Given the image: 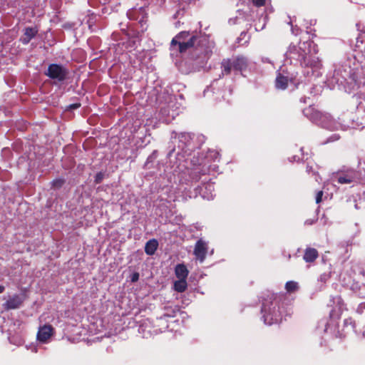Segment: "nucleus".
I'll list each match as a JSON object with an SVG mask.
<instances>
[{"label": "nucleus", "mask_w": 365, "mask_h": 365, "mask_svg": "<svg viewBox=\"0 0 365 365\" xmlns=\"http://www.w3.org/2000/svg\"><path fill=\"white\" fill-rule=\"evenodd\" d=\"M262 318L264 324L272 325L282 320V313L279 302L272 293H268L267 298L263 299L262 306Z\"/></svg>", "instance_id": "1"}, {"label": "nucleus", "mask_w": 365, "mask_h": 365, "mask_svg": "<svg viewBox=\"0 0 365 365\" xmlns=\"http://www.w3.org/2000/svg\"><path fill=\"white\" fill-rule=\"evenodd\" d=\"M316 45L312 41L300 42L298 46L291 45L286 53L287 58L294 59L299 62L303 66L305 59L310 54L312 49L316 53L317 51L315 48Z\"/></svg>", "instance_id": "2"}, {"label": "nucleus", "mask_w": 365, "mask_h": 365, "mask_svg": "<svg viewBox=\"0 0 365 365\" xmlns=\"http://www.w3.org/2000/svg\"><path fill=\"white\" fill-rule=\"evenodd\" d=\"M213 43L210 42L207 37H200L198 43L191 51L190 58L199 64L205 63L212 53Z\"/></svg>", "instance_id": "3"}, {"label": "nucleus", "mask_w": 365, "mask_h": 365, "mask_svg": "<svg viewBox=\"0 0 365 365\" xmlns=\"http://www.w3.org/2000/svg\"><path fill=\"white\" fill-rule=\"evenodd\" d=\"M308 112H312L310 119L316 123L321 125L323 128L334 130L340 127V124L334 122L329 114L322 113L319 111L314 110L312 108H309L304 110V115L308 116Z\"/></svg>", "instance_id": "4"}, {"label": "nucleus", "mask_w": 365, "mask_h": 365, "mask_svg": "<svg viewBox=\"0 0 365 365\" xmlns=\"http://www.w3.org/2000/svg\"><path fill=\"white\" fill-rule=\"evenodd\" d=\"M45 75L55 81L63 82L68 78L69 70L61 64L51 63L48 66Z\"/></svg>", "instance_id": "5"}, {"label": "nucleus", "mask_w": 365, "mask_h": 365, "mask_svg": "<svg viewBox=\"0 0 365 365\" xmlns=\"http://www.w3.org/2000/svg\"><path fill=\"white\" fill-rule=\"evenodd\" d=\"M357 172L354 169H348L346 171L339 170L333 173V180L339 184H350L357 179Z\"/></svg>", "instance_id": "6"}, {"label": "nucleus", "mask_w": 365, "mask_h": 365, "mask_svg": "<svg viewBox=\"0 0 365 365\" xmlns=\"http://www.w3.org/2000/svg\"><path fill=\"white\" fill-rule=\"evenodd\" d=\"M233 65V72L237 73L245 71L248 66V59L244 56H236L230 58Z\"/></svg>", "instance_id": "7"}, {"label": "nucleus", "mask_w": 365, "mask_h": 365, "mask_svg": "<svg viewBox=\"0 0 365 365\" xmlns=\"http://www.w3.org/2000/svg\"><path fill=\"white\" fill-rule=\"evenodd\" d=\"M289 81L295 85L299 83V81L297 79V75L287 77L279 73L276 78L275 86L277 89L284 90L287 88Z\"/></svg>", "instance_id": "8"}, {"label": "nucleus", "mask_w": 365, "mask_h": 365, "mask_svg": "<svg viewBox=\"0 0 365 365\" xmlns=\"http://www.w3.org/2000/svg\"><path fill=\"white\" fill-rule=\"evenodd\" d=\"M207 250L208 247L207 242L202 240H197L194 249V255H195L196 259L200 262H202L206 257Z\"/></svg>", "instance_id": "9"}, {"label": "nucleus", "mask_w": 365, "mask_h": 365, "mask_svg": "<svg viewBox=\"0 0 365 365\" xmlns=\"http://www.w3.org/2000/svg\"><path fill=\"white\" fill-rule=\"evenodd\" d=\"M200 37H203L202 36L198 35H192L189 38V39L186 41H182L180 43L178 44V51L180 53L186 52L187 51H192L195 47L197 43H198V40Z\"/></svg>", "instance_id": "10"}, {"label": "nucleus", "mask_w": 365, "mask_h": 365, "mask_svg": "<svg viewBox=\"0 0 365 365\" xmlns=\"http://www.w3.org/2000/svg\"><path fill=\"white\" fill-rule=\"evenodd\" d=\"M53 329L51 325H44L39 328L37 333V339L41 342H46L51 336Z\"/></svg>", "instance_id": "11"}, {"label": "nucleus", "mask_w": 365, "mask_h": 365, "mask_svg": "<svg viewBox=\"0 0 365 365\" xmlns=\"http://www.w3.org/2000/svg\"><path fill=\"white\" fill-rule=\"evenodd\" d=\"M302 66L309 67L314 71H318L322 68V64L320 59L317 56H313L311 52L305 59Z\"/></svg>", "instance_id": "12"}, {"label": "nucleus", "mask_w": 365, "mask_h": 365, "mask_svg": "<svg viewBox=\"0 0 365 365\" xmlns=\"http://www.w3.org/2000/svg\"><path fill=\"white\" fill-rule=\"evenodd\" d=\"M38 33V30L34 27H26L24 30V34L20 38L21 42L26 45L28 44L30 41L34 38Z\"/></svg>", "instance_id": "13"}, {"label": "nucleus", "mask_w": 365, "mask_h": 365, "mask_svg": "<svg viewBox=\"0 0 365 365\" xmlns=\"http://www.w3.org/2000/svg\"><path fill=\"white\" fill-rule=\"evenodd\" d=\"M24 302V297L19 294H15L8 299L5 306L7 309H18Z\"/></svg>", "instance_id": "14"}, {"label": "nucleus", "mask_w": 365, "mask_h": 365, "mask_svg": "<svg viewBox=\"0 0 365 365\" xmlns=\"http://www.w3.org/2000/svg\"><path fill=\"white\" fill-rule=\"evenodd\" d=\"M221 74L220 78L224 76H229L233 71V65L230 58L222 59L221 64Z\"/></svg>", "instance_id": "15"}, {"label": "nucleus", "mask_w": 365, "mask_h": 365, "mask_svg": "<svg viewBox=\"0 0 365 365\" xmlns=\"http://www.w3.org/2000/svg\"><path fill=\"white\" fill-rule=\"evenodd\" d=\"M318 257L319 253L315 248L307 247L304 251L303 259L306 262H313Z\"/></svg>", "instance_id": "16"}, {"label": "nucleus", "mask_w": 365, "mask_h": 365, "mask_svg": "<svg viewBox=\"0 0 365 365\" xmlns=\"http://www.w3.org/2000/svg\"><path fill=\"white\" fill-rule=\"evenodd\" d=\"M193 34H191L189 31H181L175 37H174L171 41V47H173L182 41H186L189 39L190 36Z\"/></svg>", "instance_id": "17"}, {"label": "nucleus", "mask_w": 365, "mask_h": 365, "mask_svg": "<svg viewBox=\"0 0 365 365\" xmlns=\"http://www.w3.org/2000/svg\"><path fill=\"white\" fill-rule=\"evenodd\" d=\"M175 273L178 279H186L189 272L184 264H178L175 268Z\"/></svg>", "instance_id": "18"}, {"label": "nucleus", "mask_w": 365, "mask_h": 365, "mask_svg": "<svg viewBox=\"0 0 365 365\" xmlns=\"http://www.w3.org/2000/svg\"><path fill=\"white\" fill-rule=\"evenodd\" d=\"M158 247V242L155 239L148 240L145 243V252L148 255H153L155 254Z\"/></svg>", "instance_id": "19"}, {"label": "nucleus", "mask_w": 365, "mask_h": 365, "mask_svg": "<svg viewBox=\"0 0 365 365\" xmlns=\"http://www.w3.org/2000/svg\"><path fill=\"white\" fill-rule=\"evenodd\" d=\"M206 172V169H204L203 168L197 167L191 170L190 173V177L192 179V180L197 182L200 179V176L202 175H205Z\"/></svg>", "instance_id": "20"}, {"label": "nucleus", "mask_w": 365, "mask_h": 365, "mask_svg": "<svg viewBox=\"0 0 365 365\" xmlns=\"http://www.w3.org/2000/svg\"><path fill=\"white\" fill-rule=\"evenodd\" d=\"M186 279H180L174 283V289L178 292H183L187 289Z\"/></svg>", "instance_id": "21"}, {"label": "nucleus", "mask_w": 365, "mask_h": 365, "mask_svg": "<svg viewBox=\"0 0 365 365\" xmlns=\"http://www.w3.org/2000/svg\"><path fill=\"white\" fill-rule=\"evenodd\" d=\"M285 288L288 292H294L299 288L298 283L294 281H289L285 284Z\"/></svg>", "instance_id": "22"}, {"label": "nucleus", "mask_w": 365, "mask_h": 365, "mask_svg": "<svg viewBox=\"0 0 365 365\" xmlns=\"http://www.w3.org/2000/svg\"><path fill=\"white\" fill-rule=\"evenodd\" d=\"M178 139L180 142L185 145L191 140V135L190 133H182L178 135Z\"/></svg>", "instance_id": "23"}, {"label": "nucleus", "mask_w": 365, "mask_h": 365, "mask_svg": "<svg viewBox=\"0 0 365 365\" xmlns=\"http://www.w3.org/2000/svg\"><path fill=\"white\" fill-rule=\"evenodd\" d=\"M65 182L66 181L63 178L55 179L51 182L52 187L54 189H59L64 185Z\"/></svg>", "instance_id": "24"}, {"label": "nucleus", "mask_w": 365, "mask_h": 365, "mask_svg": "<svg viewBox=\"0 0 365 365\" xmlns=\"http://www.w3.org/2000/svg\"><path fill=\"white\" fill-rule=\"evenodd\" d=\"M157 158V151L154 150L147 158V160L145 163V167L148 168V165L150 163L153 162Z\"/></svg>", "instance_id": "25"}, {"label": "nucleus", "mask_w": 365, "mask_h": 365, "mask_svg": "<svg viewBox=\"0 0 365 365\" xmlns=\"http://www.w3.org/2000/svg\"><path fill=\"white\" fill-rule=\"evenodd\" d=\"M104 178V174L101 172L98 173L95 176V182L99 184L102 182Z\"/></svg>", "instance_id": "26"}, {"label": "nucleus", "mask_w": 365, "mask_h": 365, "mask_svg": "<svg viewBox=\"0 0 365 365\" xmlns=\"http://www.w3.org/2000/svg\"><path fill=\"white\" fill-rule=\"evenodd\" d=\"M323 194H324V192H323L322 190L318 191L317 192V195H316V202L317 204H319V203H320L322 202Z\"/></svg>", "instance_id": "27"}, {"label": "nucleus", "mask_w": 365, "mask_h": 365, "mask_svg": "<svg viewBox=\"0 0 365 365\" xmlns=\"http://www.w3.org/2000/svg\"><path fill=\"white\" fill-rule=\"evenodd\" d=\"M139 279V273L133 272L130 276V280L132 282H135Z\"/></svg>", "instance_id": "28"}, {"label": "nucleus", "mask_w": 365, "mask_h": 365, "mask_svg": "<svg viewBox=\"0 0 365 365\" xmlns=\"http://www.w3.org/2000/svg\"><path fill=\"white\" fill-rule=\"evenodd\" d=\"M81 106V104L80 103H73V104H70L69 106H67V110H74V109H77L79 107Z\"/></svg>", "instance_id": "29"}, {"label": "nucleus", "mask_w": 365, "mask_h": 365, "mask_svg": "<svg viewBox=\"0 0 365 365\" xmlns=\"http://www.w3.org/2000/svg\"><path fill=\"white\" fill-rule=\"evenodd\" d=\"M253 4L257 6H262L264 4V0H252Z\"/></svg>", "instance_id": "30"}, {"label": "nucleus", "mask_w": 365, "mask_h": 365, "mask_svg": "<svg viewBox=\"0 0 365 365\" xmlns=\"http://www.w3.org/2000/svg\"><path fill=\"white\" fill-rule=\"evenodd\" d=\"M307 97H302L300 98V102L303 103H307Z\"/></svg>", "instance_id": "31"}, {"label": "nucleus", "mask_w": 365, "mask_h": 365, "mask_svg": "<svg viewBox=\"0 0 365 365\" xmlns=\"http://www.w3.org/2000/svg\"><path fill=\"white\" fill-rule=\"evenodd\" d=\"M327 279V275L326 274H322L320 276V280L321 281H325Z\"/></svg>", "instance_id": "32"}, {"label": "nucleus", "mask_w": 365, "mask_h": 365, "mask_svg": "<svg viewBox=\"0 0 365 365\" xmlns=\"http://www.w3.org/2000/svg\"><path fill=\"white\" fill-rule=\"evenodd\" d=\"M174 152H175V148L171 149V150L169 151V153H168V155L169 157L172 156V155H173V153Z\"/></svg>", "instance_id": "33"}, {"label": "nucleus", "mask_w": 365, "mask_h": 365, "mask_svg": "<svg viewBox=\"0 0 365 365\" xmlns=\"http://www.w3.org/2000/svg\"><path fill=\"white\" fill-rule=\"evenodd\" d=\"M4 289H5L4 287L2 285H0V294L3 293Z\"/></svg>", "instance_id": "34"}, {"label": "nucleus", "mask_w": 365, "mask_h": 365, "mask_svg": "<svg viewBox=\"0 0 365 365\" xmlns=\"http://www.w3.org/2000/svg\"><path fill=\"white\" fill-rule=\"evenodd\" d=\"M216 83H217V81H214L212 82V83L211 84V88H214V87H215V84Z\"/></svg>", "instance_id": "35"}, {"label": "nucleus", "mask_w": 365, "mask_h": 365, "mask_svg": "<svg viewBox=\"0 0 365 365\" xmlns=\"http://www.w3.org/2000/svg\"><path fill=\"white\" fill-rule=\"evenodd\" d=\"M292 33H293V34H296V35L297 34V33H295V31H297V29H295L292 28Z\"/></svg>", "instance_id": "36"}, {"label": "nucleus", "mask_w": 365, "mask_h": 365, "mask_svg": "<svg viewBox=\"0 0 365 365\" xmlns=\"http://www.w3.org/2000/svg\"><path fill=\"white\" fill-rule=\"evenodd\" d=\"M292 33H293V34H296V35L297 34V33H295V31H297V29H295L292 28Z\"/></svg>", "instance_id": "37"}]
</instances>
